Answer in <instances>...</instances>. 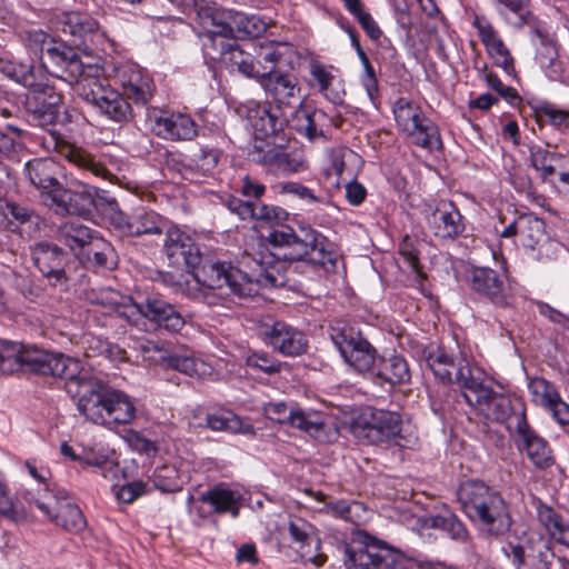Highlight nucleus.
I'll return each instance as SVG.
<instances>
[{
	"label": "nucleus",
	"instance_id": "nucleus-1",
	"mask_svg": "<svg viewBox=\"0 0 569 569\" xmlns=\"http://www.w3.org/2000/svg\"><path fill=\"white\" fill-rule=\"evenodd\" d=\"M258 250H246L238 267L220 261L204 262L198 272L192 273L193 286L187 281L188 295L208 306H216L232 296L251 297L262 287H281L287 282L280 254L262 250V239Z\"/></svg>",
	"mask_w": 569,
	"mask_h": 569
},
{
	"label": "nucleus",
	"instance_id": "nucleus-2",
	"mask_svg": "<svg viewBox=\"0 0 569 569\" xmlns=\"http://www.w3.org/2000/svg\"><path fill=\"white\" fill-rule=\"evenodd\" d=\"M77 370L72 375L61 373L69 395L78 398V410L91 422L104 427L129 425L136 419V405L126 392L108 386L84 369L81 361L72 358Z\"/></svg>",
	"mask_w": 569,
	"mask_h": 569
},
{
	"label": "nucleus",
	"instance_id": "nucleus-3",
	"mask_svg": "<svg viewBox=\"0 0 569 569\" xmlns=\"http://www.w3.org/2000/svg\"><path fill=\"white\" fill-rule=\"evenodd\" d=\"M457 496L466 516L483 532L497 537L510 529L511 517L506 501L482 481L462 482Z\"/></svg>",
	"mask_w": 569,
	"mask_h": 569
},
{
	"label": "nucleus",
	"instance_id": "nucleus-4",
	"mask_svg": "<svg viewBox=\"0 0 569 569\" xmlns=\"http://www.w3.org/2000/svg\"><path fill=\"white\" fill-rule=\"evenodd\" d=\"M264 241L274 249H283L281 257L288 261H306L327 270L335 269L337 253L331 242L319 231L310 227L300 228V233L292 229L272 230Z\"/></svg>",
	"mask_w": 569,
	"mask_h": 569
},
{
	"label": "nucleus",
	"instance_id": "nucleus-5",
	"mask_svg": "<svg viewBox=\"0 0 569 569\" xmlns=\"http://www.w3.org/2000/svg\"><path fill=\"white\" fill-rule=\"evenodd\" d=\"M83 72L77 81L68 82L74 87L76 93L96 107L109 120L123 123L132 119V108L119 91L112 89L102 77V68L98 64L83 63Z\"/></svg>",
	"mask_w": 569,
	"mask_h": 569
},
{
	"label": "nucleus",
	"instance_id": "nucleus-6",
	"mask_svg": "<svg viewBox=\"0 0 569 569\" xmlns=\"http://www.w3.org/2000/svg\"><path fill=\"white\" fill-rule=\"evenodd\" d=\"M458 375L465 379L463 399L488 419L497 422H507L508 429L515 433L516 415L525 412L520 402H513L506 395L493 392L483 386L485 372L482 370L460 369Z\"/></svg>",
	"mask_w": 569,
	"mask_h": 569
},
{
	"label": "nucleus",
	"instance_id": "nucleus-7",
	"mask_svg": "<svg viewBox=\"0 0 569 569\" xmlns=\"http://www.w3.org/2000/svg\"><path fill=\"white\" fill-rule=\"evenodd\" d=\"M22 368L57 378L61 373L70 376L77 370L71 357L0 340V371L12 373Z\"/></svg>",
	"mask_w": 569,
	"mask_h": 569
},
{
	"label": "nucleus",
	"instance_id": "nucleus-8",
	"mask_svg": "<svg viewBox=\"0 0 569 569\" xmlns=\"http://www.w3.org/2000/svg\"><path fill=\"white\" fill-rule=\"evenodd\" d=\"M27 46L41 53L44 66H50V73L66 82L77 81L83 72V61L76 50L64 42L56 41L41 29H32L26 34Z\"/></svg>",
	"mask_w": 569,
	"mask_h": 569
},
{
	"label": "nucleus",
	"instance_id": "nucleus-9",
	"mask_svg": "<svg viewBox=\"0 0 569 569\" xmlns=\"http://www.w3.org/2000/svg\"><path fill=\"white\" fill-rule=\"evenodd\" d=\"M350 429L359 441L368 445L392 443L406 447L410 443L403 420L396 411L369 409L352 421Z\"/></svg>",
	"mask_w": 569,
	"mask_h": 569
},
{
	"label": "nucleus",
	"instance_id": "nucleus-10",
	"mask_svg": "<svg viewBox=\"0 0 569 569\" xmlns=\"http://www.w3.org/2000/svg\"><path fill=\"white\" fill-rule=\"evenodd\" d=\"M22 498L69 532L78 533L87 527L82 511L71 501L64 490H52L43 486L26 490Z\"/></svg>",
	"mask_w": 569,
	"mask_h": 569
},
{
	"label": "nucleus",
	"instance_id": "nucleus-11",
	"mask_svg": "<svg viewBox=\"0 0 569 569\" xmlns=\"http://www.w3.org/2000/svg\"><path fill=\"white\" fill-rule=\"evenodd\" d=\"M330 338L343 360L360 373L372 376L377 367L376 350L355 328L338 322L330 328Z\"/></svg>",
	"mask_w": 569,
	"mask_h": 569
},
{
	"label": "nucleus",
	"instance_id": "nucleus-12",
	"mask_svg": "<svg viewBox=\"0 0 569 569\" xmlns=\"http://www.w3.org/2000/svg\"><path fill=\"white\" fill-rule=\"evenodd\" d=\"M57 27L62 33L70 36L77 46L86 50L106 51L112 48L107 32L88 13L63 12L57 19Z\"/></svg>",
	"mask_w": 569,
	"mask_h": 569
},
{
	"label": "nucleus",
	"instance_id": "nucleus-13",
	"mask_svg": "<svg viewBox=\"0 0 569 569\" xmlns=\"http://www.w3.org/2000/svg\"><path fill=\"white\" fill-rule=\"evenodd\" d=\"M345 566L347 569H403L405 562L399 553L365 535L361 546L346 549Z\"/></svg>",
	"mask_w": 569,
	"mask_h": 569
},
{
	"label": "nucleus",
	"instance_id": "nucleus-14",
	"mask_svg": "<svg viewBox=\"0 0 569 569\" xmlns=\"http://www.w3.org/2000/svg\"><path fill=\"white\" fill-rule=\"evenodd\" d=\"M505 555L516 569H550L553 559L549 543L542 537L510 539L503 547Z\"/></svg>",
	"mask_w": 569,
	"mask_h": 569
},
{
	"label": "nucleus",
	"instance_id": "nucleus-15",
	"mask_svg": "<svg viewBox=\"0 0 569 569\" xmlns=\"http://www.w3.org/2000/svg\"><path fill=\"white\" fill-rule=\"evenodd\" d=\"M512 437L517 449L527 456L536 469L547 470L556 463L550 445L529 425L523 411L516 415Z\"/></svg>",
	"mask_w": 569,
	"mask_h": 569
},
{
	"label": "nucleus",
	"instance_id": "nucleus-16",
	"mask_svg": "<svg viewBox=\"0 0 569 569\" xmlns=\"http://www.w3.org/2000/svg\"><path fill=\"white\" fill-rule=\"evenodd\" d=\"M96 187L77 178L67 180L66 186L52 190V202L56 212L60 214H84L93 209Z\"/></svg>",
	"mask_w": 569,
	"mask_h": 569
},
{
	"label": "nucleus",
	"instance_id": "nucleus-17",
	"mask_svg": "<svg viewBox=\"0 0 569 569\" xmlns=\"http://www.w3.org/2000/svg\"><path fill=\"white\" fill-rule=\"evenodd\" d=\"M26 107L41 126L54 123L61 112L62 96L50 86L42 74L34 81V86L27 88Z\"/></svg>",
	"mask_w": 569,
	"mask_h": 569
},
{
	"label": "nucleus",
	"instance_id": "nucleus-18",
	"mask_svg": "<svg viewBox=\"0 0 569 569\" xmlns=\"http://www.w3.org/2000/svg\"><path fill=\"white\" fill-rule=\"evenodd\" d=\"M30 254L36 268L52 287L67 288L66 266L68 256L58 244L39 241L30 247Z\"/></svg>",
	"mask_w": 569,
	"mask_h": 569
},
{
	"label": "nucleus",
	"instance_id": "nucleus-19",
	"mask_svg": "<svg viewBox=\"0 0 569 569\" xmlns=\"http://www.w3.org/2000/svg\"><path fill=\"white\" fill-rule=\"evenodd\" d=\"M211 32L223 38H234L239 34L259 37L266 31L264 22L257 16L232 9H216L211 14Z\"/></svg>",
	"mask_w": 569,
	"mask_h": 569
},
{
	"label": "nucleus",
	"instance_id": "nucleus-20",
	"mask_svg": "<svg viewBox=\"0 0 569 569\" xmlns=\"http://www.w3.org/2000/svg\"><path fill=\"white\" fill-rule=\"evenodd\" d=\"M260 335L263 341L274 351L287 357L303 355L309 347L306 335L283 321L263 323Z\"/></svg>",
	"mask_w": 569,
	"mask_h": 569
},
{
	"label": "nucleus",
	"instance_id": "nucleus-21",
	"mask_svg": "<svg viewBox=\"0 0 569 569\" xmlns=\"http://www.w3.org/2000/svg\"><path fill=\"white\" fill-rule=\"evenodd\" d=\"M429 208L430 212L427 213L426 221L436 238L453 240L465 232L463 217L452 201L439 200L435 207L429 206Z\"/></svg>",
	"mask_w": 569,
	"mask_h": 569
},
{
	"label": "nucleus",
	"instance_id": "nucleus-22",
	"mask_svg": "<svg viewBox=\"0 0 569 569\" xmlns=\"http://www.w3.org/2000/svg\"><path fill=\"white\" fill-rule=\"evenodd\" d=\"M163 253L171 266L196 268L200 264L201 256L193 238L177 226L166 230Z\"/></svg>",
	"mask_w": 569,
	"mask_h": 569
},
{
	"label": "nucleus",
	"instance_id": "nucleus-23",
	"mask_svg": "<svg viewBox=\"0 0 569 569\" xmlns=\"http://www.w3.org/2000/svg\"><path fill=\"white\" fill-rule=\"evenodd\" d=\"M258 83L266 92V96L280 109L282 107L293 108L301 100V88L293 74L278 71L263 77Z\"/></svg>",
	"mask_w": 569,
	"mask_h": 569
},
{
	"label": "nucleus",
	"instance_id": "nucleus-24",
	"mask_svg": "<svg viewBox=\"0 0 569 569\" xmlns=\"http://www.w3.org/2000/svg\"><path fill=\"white\" fill-rule=\"evenodd\" d=\"M113 224L123 236L141 237L143 234H160L164 227V220L156 212L144 209L131 214L122 211L112 217Z\"/></svg>",
	"mask_w": 569,
	"mask_h": 569
},
{
	"label": "nucleus",
	"instance_id": "nucleus-25",
	"mask_svg": "<svg viewBox=\"0 0 569 569\" xmlns=\"http://www.w3.org/2000/svg\"><path fill=\"white\" fill-rule=\"evenodd\" d=\"M247 118L253 130L254 140L273 137L287 124L282 110L269 103H253L248 108Z\"/></svg>",
	"mask_w": 569,
	"mask_h": 569
},
{
	"label": "nucleus",
	"instance_id": "nucleus-26",
	"mask_svg": "<svg viewBox=\"0 0 569 569\" xmlns=\"http://www.w3.org/2000/svg\"><path fill=\"white\" fill-rule=\"evenodd\" d=\"M529 391L536 405L547 410L561 426L569 425V405L562 400L557 388L543 378H533Z\"/></svg>",
	"mask_w": 569,
	"mask_h": 569
},
{
	"label": "nucleus",
	"instance_id": "nucleus-27",
	"mask_svg": "<svg viewBox=\"0 0 569 569\" xmlns=\"http://www.w3.org/2000/svg\"><path fill=\"white\" fill-rule=\"evenodd\" d=\"M149 120L156 133L164 139L191 140L197 136L196 122L183 113L153 112Z\"/></svg>",
	"mask_w": 569,
	"mask_h": 569
},
{
	"label": "nucleus",
	"instance_id": "nucleus-28",
	"mask_svg": "<svg viewBox=\"0 0 569 569\" xmlns=\"http://www.w3.org/2000/svg\"><path fill=\"white\" fill-rule=\"evenodd\" d=\"M117 81L123 94L137 104H146L152 97V81L136 64H124L117 69Z\"/></svg>",
	"mask_w": 569,
	"mask_h": 569
},
{
	"label": "nucleus",
	"instance_id": "nucleus-29",
	"mask_svg": "<svg viewBox=\"0 0 569 569\" xmlns=\"http://www.w3.org/2000/svg\"><path fill=\"white\" fill-rule=\"evenodd\" d=\"M427 366L433 375L445 383L456 382L465 391V379L458 371L460 369L481 370L476 366H471L466 358L455 361V359L443 349L437 348L430 351L426 358Z\"/></svg>",
	"mask_w": 569,
	"mask_h": 569
},
{
	"label": "nucleus",
	"instance_id": "nucleus-30",
	"mask_svg": "<svg viewBox=\"0 0 569 569\" xmlns=\"http://www.w3.org/2000/svg\"><path fill=\"white\" fill-rule=\"evenodd\" d=\"M59 164L52 158H34L24 164V176L52 202V190L60 187Z\"/></svg>",
	"mask_w": 569,
	"mask_h": 569
},
{
	"label": "nucleus",
	"instance_id": "nucleus-31",
	"mask_svg": "<svg viewBox=\"0 0 569 569\" xmlns=\"http://www.w3.org/2000/svg\"><path fill=\"white\" fill-rule=\"evenodd\" d=\"M249 158L253 162L276 167L282 171L298 172L303 168L301 161L291 159L288 153L267 139L254 140Z\"/></svg>",
	"mask_w": 569,
	"mask_h": 569
},
{
	"label": "nucleus",
	"instance_id": "nucleus-32",
	"mask_svg": "<svg viewBox=\"0 0 569 569\" xmlns=\"http://www.w3.org/2000/svg\"><path fill=\"white\" fill-rule=\"evenodd\" d=\"M140 350L144 358L153 361H166L171 369L178 370L187 376H200L203 373L204 363L197 361L193 357L171 355L167 356V351L157 342L146 341L140 345Z\"/></svg>",
	"mask_w": 569,
	"mask_h": 569
},
{
	"label": "nucleus",
	"instance_id": "nucleus-33",
	"mask_svg": "<svg viewBox=\"0 0 569 569\" xmlns=\"http://www.w3.org/2000/svg\"><path fill=\"white\" fill-rule=\"evenodd\" d=\"M56 149L60 157L68 160L78 169L91 173L94 177L107 180L111 179L112 173L104 167L100 159L91 152L68 142H57Z\"/></svg>",
	"mask_w": 569,
	"mask_h": 569
},
{
	"label": "nucleus",
	"instance_id": "nucleus-34",
	"mask_svg": "<svg viewBox=\"0 0 569 569\" xmlns=\"http://www.w3.org/2000/svg\"><path fill=\"white\" fill-rule=\"evenodd\" d=\"M473 291L486 296L493 303L505 306L508 303L503 279L490 268H475L470 276Z\"/></svg>",
	"mask_w": 569,
	"mask_h": 569
},
{
	"label": "nucleus",
	"instance_id": "nucleus-35",
	"mask_svg": "<svg viewBox=\"0 0 569 569\" xmlns=\"http://www.w3.org/2000/svg\"><path fill=\"white\" fill-rule=\"evenodd\" d=\"M228 208L241 220L254 219L267 222H281L287 219L288 213L280 207L268 206L259 200H241L233 198L228 202Z\"/></svg>",
	"mask_w": 569,
	"mask_h": 569
},
{
	"label": "nucleus",
	"instance_id": "nucleus-36",
	"mask_svg": "<svg viewBox=\"0 0 569 569\" xmlns=\"http://www.w3.org/2000/svg\"><path fill=\"white\" fill-rule=\"evenodd\" d=\"M332 67H326L318 61L310 63V74L313 79V86L330 102L340 104L345 96L343 80L332 72Z\"/></svg>",
	"mask_w": 569,
	"mask_h": 569
},
{
	"label": "nucleus",
	"instance_id": "nucleus-37",
	"mask_svg": "<svg viewBox=\"0 0 569 569\" xmlns=\"http://www.w3.org/2000/svg\"><path fill=\"white\" fill-rule=\"evenodd\" d=\"M166 303L167 301L159 295L139 296L137 299H129V305L122 309V316L132 325H137L140 319L157 323Z\"/></svg>",
	"mask_w": 569,
	"mask_h": 569
},
{
	"label": "nucleus",
	"instance_id": "nucleus-38",
	"mask_svg": "<svg viewBox=\"0 0 569 569\" xmlns=\"http://www.w3.org/2000/svg\"><path fill=\"white\" fill-rule=\"evenodd\" d=\"M221 60L230 71H237L259 82L254 50L250 49V43L248 46L228 44L221 52Z\"/></svg>",
	"mask_w": 569,
	"mask_h": 569
},
{
	"label": "nucleus",
	"instance_id": "nucleus-39",
	"mask_svg": "<svg viewBox=\"0 0 569 569\" xmlns=\"http://www.w3.org/2000/svg\"><path fill=\"white\" fill-rule=\"evenodd\" d=\"M199 501L212 507V512L230 513L232 518L239 516L240 495L224 486H216L199 496Z\"/></svg>",
	"mask_w": 569,
	"mask_h": 569
},
{
	"label": "nucleus",
	"instance_id": "nucleus-40",
	"mask_svg": "<svg viewBox=\"0 0 569 569\" xmlns=\"http://www.w3.org/2000/svg\"><path fill=\"white\" fill-rule=\"evenodd\" d=\"M290 426L307 432L319 442L330 440L326 418L318 411L295 408Z\"/></svg>",
	"mask_w": 569,
	"mask_h": 569
},
{
	"label": "nucleus",
	"instance_id": "nucleus-41",
	"mask_svg": "<svg viewBox=\"0 0 569 569\" xmlns=\"http://www.w3.org/2000/svg\"><path fill=\"white\" fill-rule=\"evenodd\" d=\"M403 133L418 147L428 150L441 148V139L436 123L423 113L411 128Z\"/></svg>",
	"mask_w": 569,
	"mask_h": 569
},
{
	"label": "nucleus",
	"instance_id": "nucleus-42",
	"mask_svg": "<svg viewBox=\"0 0 569 569\" xmlns=\"http://www.w3.org/2000/svg\"><path fill=\"white\" fill-rule=\"evenodd\" d=\"M250 49L254 50L257 70H259V80L278 72L277 64L280 62L284 47L280 43L263 41L260 43H250Z\"/></svg>",
	"mask_w": 569,
	"mask_h": 569
},
{
	"label": "nucleus",
	"instance_id": "nucleus-43",
	"mask_svg": "<svg viewBox=\"0 0 569 569\" xmlns=\"http://www.w3.org/2000/svg\"><path fill=\"white\" fill-rule=\"evenodd\" d=\"M372 376L391 385L405 383L410 380V371L407 361L398 355L378 359Z\"/></svg>",
	"mask_w": 569,
	"mask_h": 569
},
{
	"label": "nucleus",
	"instance_id": "nucleus-44",
	"mask_svg": "<svg viewBox=\"0 0 569 569\" xmlns=\"http://www.w3.org/2000/svg\"><path fill=\"white\" fill-rule=\"evenodd\" d=\"M207 427L213 431H226L230 433L253 435V426L246 419L231 411H222L207 416Z\"/></svg>",
	"mask_w": 569,
	"mask_h": 569
},
{
	"label": "nucleus",
	"instance_id": "nucleus-45",
	"mask_svg": "<svg viewBox=\"0 0 569 569\" xmlns=\"http://www.w3.org/2000/svg\"><path fill=\"white\" fill-rule=\"evenodd\" d=\"M93 232L94 230L78 221H68L59 227L58 238L72 251L81 252Z\"/></svg>",
	"mask_w": 569,
	"mask_h": 569
},
{
	"label": "nucleus",
	"instance_id": "nucleus-46",
	"mask_svg": "<svg viewBox=\"0 0 569 569\" xmlns=\"http://www.w3.org/2000/svg\"><path fill=\"white\" fill-rule=\"evenodd\" d=\"M1 210L4 217L11 218L21 227H24L29 234L38 232L43 223L40 216L33 209L17 202L7 201L1 207Z\"/></svg>",
	"mask_w": 569,
	"mask_h": 569
},
{
	"label": "nucleus",
	"instance_id": "nucleus-47",
	"mask_svg": "<svg viewBox=\"0 0 569 569\" xmlns=\"http://www.w3.org/2000/svg\"><path fill=\"white\" fill-rule=\"evenodd\" d=\"M0 72L26 88L34 86V81L41 76L36 73L32 63L19 62L8 58H0Z\"/></svg>",
	"mask_w": 569,
	"mask_h": 569
},
{
	"label": "nucleus",
	"instance_id": "nucleus-48",
	"mask_svg": "<svg viewBox=\"0 0 569 569\" xmlns=\"http://www.w3.org/2000/svg\"><path fill=\"white\" fill-rule=\"evenodd\" d=\"M539 38L540 44L537 48L536 59L550 79L558 80L561 77V68L558 61L557 44L542 34H539Z\"/></svg>",
	"mask_w": 569,
	"mask_h": 569
},
{
	"label": "nucleus",
	"instance_id": "nucleus-49",
	"mask_svg": "<svg viewBox=\"0 0 569 569\" xmlns=\"http://www.w3.org/2000/svg\"><path fill=\"white\" fill-rule=\"evenodd\" d=\"M220 153L214 148L196 147L184 160V167L201 174L211 172L218 164Z\"/></svg>",
	"mask_w": 569,
	"mask_h": 569
},
{
	"label": "nucleus",
	"instance_id": "nucleus-50",
	"mask_svg": "<svg viewBox=\"0 0 569 569\" xmlns=\"http://www.w3.org/2000/svg\"><path fill=\"white\" fill-rule=\"evenodd\" d=\"M329 121L326 112L313 110L312 112L300 111L297 113V131L308 138L310 141L325 137L322 127Z\"/></svg>",
	"mask_w": 569,
	"mask_h": 569
},
{
	"label": "nucleus",
	"instance_id": "nucleus-51",
	"mask_svg": "<svg viewBox=\"0 0 569 569\" xmlns=\"http://www.w3.org/2000/svg\"><path fill=\"white\" fill-rule=\"evenodd\" d=\"M518 232L526 247L535 249L545 234V222L542 219L525 213L518 217Z\"/></svg>",
	"mask_w": 569,
	"mask_h": 569
},
{
	"label": "nucleus",
	"instance_id": "nucleus-52",
	"mask_svg": "<svg viewBox=\"0 0 569 569\" xmlns=\"http://www.w3.org/2000/svg\"><path fill=\"white\" fill-rule=\"evenodd\" d=\"M429 528L441 530L459 542H466L469 538L466 526L455 516H432L426 520Z\"/></svg>",
	"mask_w": 569,
	"mask_h": 569
},
{
	"label": "nucleus",
	"instance_id": "nucleus-53",
	"mask_svg": "<svg viewBox=\"0 0 569 569\" xmlns=\"http://www.w3.org/2000/svg\"><path fill=\"white\" fill-rule=\"evenodd\" d=\"M398 128L403 132L423 114L421 108L411 100L399 98L392 108Z\"/></svg>",
	"mask_w": 569,
	"mask_h": 569
},
{
	"label": "nucleus",
	"instance_id": "nucleus-54",
	"mask_svg": "<svg viewBox=\"0 0 569 569\" xmlns=\"http://www.w3.org/2000/svg\"><path fill=\"white\" fill-rule=\"evenodd\" d=\"M89 349L94 355L103 356L108 360L114 363L124 362L128 360L127 351L120 348L118 345L102 340L100 338H92L89 341Z\"/></svg>",
	"mask_w": 569,
	"mask_h": 569
},
{
	"label": "nucleus",
	"instance_id": "nucleus-55",
	"mask_svg": "<svg viewBox=\"0 0 569 569\" xmlns=\"http://www.w3.org/2000/svg\"><path fill=\"white\" fill-rule=\"evenodd\" d=\"M187 318L188 316L183 315L176 306L167 302L156 325L170 332H179L186 326Z\"/></svg>",
	"mask_w": 569,
	"mask_h": 569
},
{
	"label": "nucleus",
	"instance_id": "nucleus-56",
	"mask_svg": "<svg viewBox=\"0 0 569 569\" xmlns=\"http://www.w3.org/2000/svg\"><path fill=\"white\" fill-rule=\"evenodd\" d=\"M246 365L267 375H273L280 371L281 363L269 353L251 352L246 358Z\"/></svg>",
	"mask_w": 569,
	"mask_h": 569
},
{
	"label": "nucleus",
	"instance_id": "nucleus-57",
	"mask_svg": "<svg viewBox=\"0 0 569 569\" xmlns=\"http://www.w3.org/2000/svg\"><path fill=\"white\" fill-rule=\"evenodd\" d=\"M288 531L291 539L299 548L310 545L312 540L313 527L302 518H291L288 525Z\"/></svg>",
	"mask_w": 569,
	"mask_h": 569
},
{
	"label": "nucleus",
	"instance_id": "nucleus-58",
	"mask_svg": "<svg viewBox=\"0 0 569 569\" xmlns=\"http://www.w3.org/2000/svg\"><path fill=\"white\" fill-rule=\"evenodd\" d=\"M538 520L553 538H556L558 531H560L565 525L561 517L552 508L547 506H540L538 508Z\"/></svg>",
	"mask_w": 569,
	"mask_h": 569
},
{
	"label": "nucleus",
	"instance_id": "nucleus-59",
	"mask_svg": "<svg viewBox=\"0 0 569 569\" xmlns=\"http://www.w3.org/2000/svg\"><path fill=\"white\" fill-rule=\"evenodd\" d=\"M295 408L284 402H270L264 406V415L268 419L278 423H291Z\"/></svg>",
	"mask_w": 569,
	"mask_h": 569
},
{
	"label": "nucleus",
	"instance_id": "nucleus-60",
	"mask_svg": "<svg viewBox=\"0 0 569 569\" xmlns=\"http://www.w3.org/2000/svg\"><path fill=\"white\" fill-rule=\"evenodd\" d=\"M530 158L533 168L540 171L543 180H547L555 173V164L549 160L548 150L542 148L532 149Z\"/></svg>",
	"mask_w": 569,
	"mask_h": 569
},
{
	"label": "nucleus",
	"instance_id": "nucleus-61",
	"mask_svg": "<svg viewBox=\"0 0 569 569\" xmlns=\"http://www.w3.org/2000/svg\"><path fill=\"white\" fill-rule=\"evenodd\" d=\"M399 254L403 258L408 268L420 274L419 251L409 236L399 243Z\"/></svg>",
	"mask_w": 569,
	"mask_h": 569
},
{
	"label": "nucleus",
	"instance_id": "nucleus-62",
	"mask_svg": "<svg viewBox=\"0 0 569 569\" xmlns=\"http://www.w3.org/2000/svg\"><path fill=\"white\" fill-rule=\"evenodd\" d=\"M90 268L97 271L112 270L118 266V254L116 250L104 251L86 258Z\"/></svg>",
	"mask_w": 569,
	"mask_h": 569
},
{
	"label": "nucleus",
	"instance_id": "nucleus-63",
	"mask_svg": "<svg viewBox=\"0 0 569 569\" xmlns=\"http://www.w3.org/2000/svg\"><path fill=\"white\" fill-rule=\"evenodd\" d=\"M281 190L283 193L297 196L310 206L322 203V199L319 196H317L310 188L299 182H287L282 186Z\"/></svg>",
	"mask_w": 569,
	"mask_h": 569
},
{
	"label": "nucleus",
	"instance_id": "nucleus-64",
	"mask_svg": "<svg viewBox=\"0 0 569 569\" xmlns=\"http://www.w3.org/2000/svg\"><path fill=\"white\" fill-rule=\"evenodd\" d=\"M120 295L113 290H101L97 297V302L107 308L108 311H113L123 318L122 309L129 305V301L120 302Z\"/></svg>",
	"mask_w": 569,
	"mask_h": 569
}]
</instances>
